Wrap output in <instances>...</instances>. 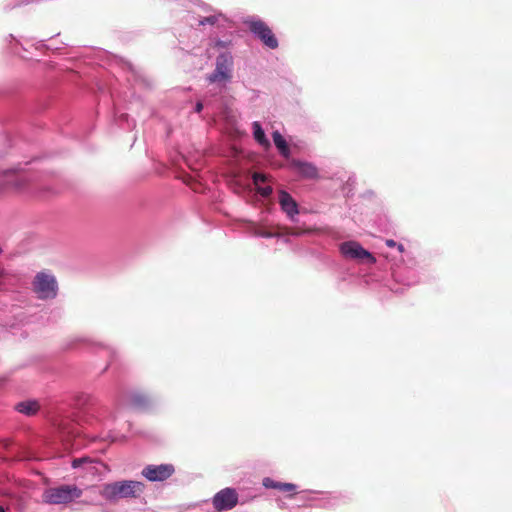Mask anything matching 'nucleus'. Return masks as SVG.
I'll return each instance as SVG.
<instances>
[{"label":"nucleus","mask_w":512,"mask_h":512,"mask_svg":"<svg viewBox=\"0 0 512 512\" xmlns=\"http://www.w3.org/2000/svg\"><path fill=\"white\" fill-rule=\"evenodd\" d=\"M232 65V57L227 53L220 54L216 59V68L212 74L208 76L210 83L226 81L230 78V68Z\"/></svg>","instance_id":"obj_6"},{"label":"nucleus","mask_w":512,"mask_h":512,"mask_svg":"<svg viewBox=\"0 0 512 512\" xmlns=\"http://www.w3.org/2000/svg\"><path fill=\"white\" fill-rule=\"evenodd\" d=\"M202 109H203V104H202L201 102H198V103L196 104V106H195V111H196L197 113H200V112L202 111Z\"/></svg>","instance_id":"obj_23"},{"label":"nucleus","mask_w":512,"mask_h":512,"mask_svg":"<svg viewBox=\"0 0 512 512\" xmlns=\"http://www.w3.org/2000/svg\"><path fill=\"white\" fill-rule=\"evenodd\" d=\"M272 138H273L274 144L277 147V149L279 150L280 154L283 157L288 158L290 155V149H289V146H288L286 140L281 135V133L279 131H274L272 133Z\"/></svg>","instance_id":"obj_14"},{"label":"nucleus","mask_w":512,"mask_h":512,"mask_svg":"<svg viewBox=\"0 0 512 512\" xmlns=\"http://www.w3.org/2000/svg\"><path fill=\"white\" fill-rule=\"evenodd\" d=\"M217 19H218L217 16L205 17L202 20H200L199 24L200 25H206V24L214 25L217 22Z\"/></svg>","instance_id":"obj_20"},{"label":"nucleus","mask_w":512,"mask_h":512,"mask_svg":"<svg viewBox=\"0 0 512 512\" xmlns=\"http://www.w3.org/2000/svg\"><path fill=\"white\" fill-rule=\"evenodd\" d=\"M396 246L400 252L404 251V246L402 244H397Z\"/></svg>","instance_id":"obj_24"},{"label":"nucleus","mask_w":512,"mask_h":512,"mask_svg":"<svg viewBox=\"0 0 512 512\" xmlns=\"http://www.w3.org/2000/svg\"><path fill=\"white\" fill-rule=\"evenodd\" d=\"M212 503L216 511L230 510L237 505L238 494L235 489L224 488L215 494Z\"/></svg>","instance_id":"obj_5"},{"label":"nucleus","mask_w":512,"mask_h":512,"mask_svg":"<svg viewBox=\"0 0 512 512\" xmlns=\"http://www.w3.org/2000/svg\"><path fill=\"white\" fill-rule=\"evenodd\" d=\"M342 255L348 259L374 264L376 258L356 241H347L340 245Z\"/></svg>","instance_id":"obj_4"},{"label":"nucleus","mask_w":512,"mask_h":512,"mask_svg":"<svg viewBox=\"0 0 512 512\" xmlns=\"http://www.w3.org/2000/svg\"><path fill=\"white\" fill-rule=\"evenodd\" d=\"M150 406V400L142 394H134L130 397V407L138 411H144Z\"/></svg>","instance_id":"obj_15"},{"label":"nucleus","mask_w":512,"mask_h":512,"mask_svg":"<svg viewBox=\"0 0 512 512\" xmlns=\"http://www.w3.org/2000/svg\"><path fill=\"white\" fill-rule=\"evenodd\" d=\"M0 512H5V509L2 506H0Z\"/></svg>","instance_id":"obj_26"},{"label":"nucleus","mask_w":512,"mask_h":512,"mask_svg":"<svg viewBox=\"0 0 512 512\" xmlns=\"http://www.w3.org/2000/svg\"><path fill=\"white\" fill-rule=\"evenodd\" d=\"M144 490V484L138 481H130V497H136Z\"/></svg>","instance_id":"obj_17"},{"label":"nucleus","mask_w":512,"mask_h":512,"mask_svg":"<svg viewBox=\"0 0 512 512\" xmlns=\"http://www.w3.org/2000/svg\"><path fill=\"white\" fill-rule=\"evenodd\" d=\"M260 235H261V236H264V237H270V236H271V234H270V233H267V232L261 233Z\"/></svg>","instance_id":"obj_25"},{"label":"nucleus","mask_w":512,"mask_h":512,"mask_svg":"<svg viewBox=\"0 0 512 512\" xmlns=\"http://www.w3.org/2000/svg\"><path fill=\"white\" fill-rule=\"evenodd\" d=\"M253 134H254L255 140L260 145H262L265 148H269L270 147V142L266 138L265 133H264V131H263V129H262V127H261L259 122H254L253 123Z\"/></svg>","instance_id":"obj_16"},{"label":"nucleus","mask_w":512,"mask_h":512,"mask_svg":"<svg viewBox=\"0 0 512 512\" xmlns=\"http://www.w3.org/2000/svg\"><path fill=\"white\" fill-rule=\"evenodd\" d=\"M82 489L74 484H62L44 489L42 502L49 505L69 504L80 498Z\"/></svg>","instance_id":"obj_1"},{"label":"nucleus","mask_w":512,"mask_h":512,"mask_svg":"<svg viewBox=\"0 0 512 512\" xmlns=\"http://www.w3.org/2000/svg\"><path fill=\"white\" fill-rule=\"evenodd\" d=\"M305 232L306 231H301L299 229H290V231L287 232V233L290 234V235H293V236H299V235H302Z\"/></svg>","instance_id":"obj_21"},{"label":"nucleus","mask_w":512,"mask_h":512,"mask_svg":"<svg viewBox=\"0 0 512 512\" xmlns=\"http://www.w3.org/2000/svg\"><path fill=\"white\" fill-rule=\"evenodd\" d=\"M290 166L303 178L317 179L319 177L318 169L312 163L293 159L290 163Z\"/></svg>","instance_id":"obj_10"},{"label":"nucleus","mask_w":512,"mask_h":512,"mask_svg":"<svg viewBox=\"0 0 512 512\" xmlns=\"http://www.w3.org/2000/svg\"><path fill=\"white\" fill-rule=\"evenodd\" d=\"M128 490L127 481L115 482L103 486L100 494L107 500H115L126 497Z\"/></svg>","instance_id":"obj_8"},{"label":"nucleus","mask_w":512,"mask_h":512,"mask_svg":"<svg viewBox=\"0 0 512 512\" xmlns=\"http://www.w3.org/2000/svg\"><path fill=\"white\" fill-rule=\"evenodd\" d=\"M386 245L388 247L393 248V247H396L397 243L394 240H392V239H388V240H386Z\"/></svg>","instance_id":"obj_22"},{"label":"nucleus","mask_w":512,"mask_h":512,"mask_svg":"<svg viewBox=\"0 0 512 512\" xmlns=\"http://www.w3.org/2000/svg\"><path fill=\"white\" fill-rule=\"evenodd\" d=\"M252 179H253V183L258 186L259 183H264L266 181H268V176L263 174V173H258V172H255L253 173L252 175Z\"/></svg>","instance_id":"obj_18"},{"label":"nucleus","mask_w":512,"mask_h":512,"mask_svg":"<svg viewBox=\"0 0 512 512\" xmlns=\"http://www.w3.org/2000/svg\"><path fill=\"white\" fill-rule=\"evenodd\" d=\"M263 485L266 488L277 489V490H280L282 492L294 493L296 491V485L295 484L278 482V481H275V480H273L271 478H265L263 480Z\"/></svg>","instance_id":"obj_12"},{"label":"nucleus","mask_w":512,"mask_h":512,"mask_svg":"<svg viewBox=\"0 0 512 512\" xmlns=\"http://www.w3.org/2000/svg\"><path fill=\"white\" fill-rule=\"evenodd\" d=\"M33 291L39 299H54L58 292V283L54 275L45 271L38 272L33 280Z\"/></svg>","instance_id":"obj_2"},{"label":"nucleus","mask_w":512,"mask_h":512,"mask_svg":"<svg viewBox=\"0 0 512 512\" xmlns=\"http://www.w3.org/2000/svg\"><path fill=\"white\" fill-rule=\"evenodd\" d=\"M15 408L17 411H19L22 414H25L27 416H32L38 412L40 405L35 400H27V401H22V402L18 403Z\"/></svg>","instance_id":"obj_13"},{"label":"nucleus","mask_w":512,"mask_h":512,"mask_svg":"<svg viewBox=\"0 0 512 512\" xmlns=\"http://www.w3.org/2000/svg\"><path fill=\"white\" fill-rule=\"evenodd\" d=\"M279 203L281 205L282 210L290 218H293L295 215L299 213L297 202L292 198V196L288 192L284 190H281L279 192Z\"/></svg>","instance_id":"obj_11"},{"label":"nucleus","mask_w":512,"mask_h":512,"mask_svg":"<svg viewBox=\"0 0 512 512\" xmlns=\"http://www.w3.org/2000/svg\"><path fill=\"white\" fill-rule=\"evenodd\" d=\"M249 30L269 49L278 47V40L271 28L262 20H251L246 22Z\"/></svg>","instance_id":"obj_3"},{"label":"nucleus","mask_w":512,"mask_h":512,"mask_svg":"<svg viewBox=\"0 0 512 512\" xmlns=\"http://www.w3.org/2000/svg\"><path fill=\"white\" fill-rule=\"evenodd\" d=\"M72 467L75 469L84 467L86 472L90 474L101 473L102 470L106 468L102 462L93 460L87 456L73 459Z\"/></svg>","instance_id":"obj_9"},{"label":"nucleus","mask_w":512,"mask_h":512,"mask_svg":"<svg viewBox=\"0 0 512 512\" xmlns=\"http://www.w3.org/2000/svg\"><path fill=\"white\" fill-rule=\"evenodd\" d=\"M175 472L172 464L147 465L142 470V475L151 482L165 481Z\"/></svg>","instance_id":"obj_7"},{"label":"nucleus","mask_w":512,"mask_h":512,"mask_svg":"<svg viewBox=\"0 0 512 512\" xmlns=\"http://www.w3.org/2000/svg\"><path fill=\"white\" fill-rule=\"evenodd\" d=\"M257 192L263 196V197H269L272 192H273V189L271 186H266V187H260L259 185L257 186Z\"/></svg>","instance_id":"obj_19"}]
</instances>
